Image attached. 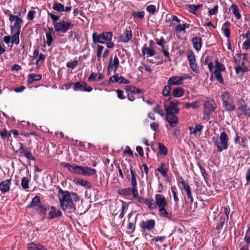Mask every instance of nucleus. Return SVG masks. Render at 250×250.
Wrapping results in <instances>:
<instances>
[{
  "label": "nucleus",
  "instance_id": "23",
  "mask_svg": "<svg viewBox=\"0 0 250 250\" xmlns=\"http://www.w3.org/2000/svg\"><path fill=\"white\" fill-rule=\"evenodd\" d=\"M192 42L194 49L197 51L200 50L202 45L201 38L200 37L193 38Z\"/></svg>",
  "mask_w": 250,
  "mask_h": 250
},
{
  "label": "nucleus",
  "instance_id": "5",
  "mask_svg": "<svg viewBox=\"0 0 250 250\" xmlns=\"http://www.w3.org/2000/svg\"><path fill=\"white\" fill-rule=\"evenodd\" d=\"M113 36V33L111 31H104L99 34L94 32L92 35L93 43L95 44L98 43L104 44L106 41L111 40Z\"/></svg>",
  "mask_w": 250,
  "mask_h": 250
},
{
  "label": "nucleus",
  "instance_id": "43",
  "mask_svg": "<svg viewBox=\"0 0 250 250\" xmlns=\"http://www.w3.org/2000/svg\"><path fill=\"white\" fill-rule=\"evenodd\" d=\"M133 197L135 200H136L138 203H142L145 202V199L142 196H139L138 194V191L137 189L136 191H133Z\"/></svg>",
  "mask_w": 250,
  "mask_h": 250
},
{
  "label": "nucleus",
  "instance_id": "52",
  "mask_svg": "<svg viewBox=\"0 0 250 250\" xmlns=\"http://www.w3.org/2000/svg\"><path fill=\"white\" fill-rule=\"evenodd\" d=\"M146 10L150 14L153 15L156 11V7L155 5L153 4L149 5L146 7Z\"/></svg>",
  "mask_w": 250,
  "mask_h": 250
},
{
  "label": "nucleus",
  "instance_id": "17",
  "mask_svg": "<svg viewBox=\"0 0 250 250\" xmlns=\"http://www.w3.org/2000/svg\"><path fill=\"white\" fill-rule=\"evenodd\" d=\"M140 226L141 229L144 230L146 229L151 231L155 227V221L153 219L143 221L140 223Z\"/></svg>",
  "mask_w": 250,
  "mask_h": 250
},
{
  "label": "nucleus",
  "instance_id": "38",
  "mask_svg": "<svg viewBox=\"0 0 250 250\" xmlns=\"http://www.w3.org/2000/svg\"><path fill=\"white\" fill-rule=\"evenodd\" d=\"M159 212L162 216L169 219H171L172 217V214L167 211L166 207L159 209Z\"/></svg>",
  "mask_w": 250,
  "mask_h": 250
},
{
  "label": "nucleus",
  "instance_id": "48",
  "mask_svg": "<svg viewBox=\"0 0 250 250\" xmlns=\"http://www.w3.org/2000/svg\"><path fill=\"white\" fill-rule=\"evenodd\" d=\"M212 111L213 110H203V120L207 121L209 120Z\"/></svg>",
  "mask_w": 250,
  "mask_h": 250
},
{
  "label": "nucleus",
  "instance_id": "39",
  "mask_svg": "<svg viewBox=\"0 0 250 250\" xmlns=\"http://www.w3.org/2000/svg\"><path fill=\"white\" fill-rule=\"evenodd\" d=\"M53 9L59 12L64 11V6L59 2H55L53 5Z\"/></svg>",
  "mask_w": 250,
  "mask_h": 250
},
{
  "label": "nucleus",
  "instance_id": "62",
  "mask_svg": "<svg viewBox=\"0 0 250 250\" xmlns=\"http://www.w3.org/2000/svg\"><path fill=\"white\" fill-rule=\"evenodd\" d=\"M119 83L121 84H128L130 83L129 80L125 79L123 76H121L119 78Z\"/></svg>",
  "mask_w": 250,
  "mask_h": 250
},
{
  "label": "nucleus",
  "instance_id": "15",
  "mask_svg": "<svg viewBox=\"0 0 250 250\" xmlns=\"http://www.w3.org/2000/svg\"><path fill=\"white\" fill-rule=\"evenodd\" d=\"M49 211L48 216L46 217V218L49 220L61 217L62 215V211L57 209L54 206H50V209Z\"/></svg>",
  "mask_w": 250,
  "mask_h": 250
},
{
  "label": "nucleus",
  "instance_id": "29",
  "mask_svg": "<svg viewBox=\"0 0 250 250\" xmlns=\"http://www.w3.org/2000/svg\"><path fill=\"white\" fill-rule=\"evenodd\" d=\"M125 89L126 91L130 92V93H132L134 94H139L140 93H143V92L142 89L132 85H126Z\"/></svg>",
  "mask_w": 250,
  "mask_h": 250
},
{
  "label": "nucleus",
  "instance_id": "41",
  "mask_svg": "<svg viewBox=\"0 0 250 250\" xmlns=\"http://www.w3.org/2000/svg\"><path fill=\"white\" fill-rule=\"evenodd\" d=\"M237 111V116L241 118H243L244 116L245 117H250V110H236Z\"/></svg>",
  "mask_w": 250,
  "mask_h": 250
},
{
  "label": "nucleus",
  "instance_id": "51",
  "mask_svg": "<svg viewBox=\"0 0 250 250\" xmlns=\"http://www.w3.org/2000/svg\"><path fill=\"white\" fill-rule=\"evenodd\" d=\"M248 229L247 231L246 234L244 237V240L248 245L250 244V226L248 225Z\"/></svg>",
  "mask_w": 250,
  "mask_h": 250
},
{
  "label": "nucleus",
  "instance_id": "11",
  "mask_svg": "<svg viewBox=\"0 0 250 250\" xmlns=\"http://www.w3.org/2000/svg\"><path fill=\"white\" fill-rule=\"evenodd\" d=\"M155 205L156 208L158 207L159 209L167 205V202L165 197L160 194H157L155 195Z\"/></svg>",
  "mask_w": 250,
  "mask_h": 250
},
{
  "label": "nucleus",
  "instance_id": "24",
  "mask_svg": "<svg viewBox=\"0 0 250 250\" xmlns=\"http://www.w3.org/2000/svg\"><path fill=\"white\" fill-rule=\"evenodd\" d=\"M247 59L246 54H237V58L235 59V63L237 65L243 66L245 64V61Z\"/></svg>",
  "mask_w": 250,
  "mask_h": 250
},
{
  "label": "nucleus",
  "instance_id": "32",
  "mask_svg": "<svg viewBox=\"0 0 250 250\" xmlns=\"http://www.w3.org/2000/svg\"><path fill=\"white\" fill-rule=\"evenodd\" d=\"M187 59L188 61L189 62V65H191L193 63L194 64L197 63L195 55L193 53L192 50H188Z\"/></svg>",
  "mask_w": 250,
  "mask_h": 250
},
{
  "label": "nucleus",
  "instance_id": "19",
  "mask_svg": "<svg viewBox=\"0 0 250 250\" xmlns=\"http://www.w3.org/2000/svg\"><path fill=\"white\" fill-rule=\"evenodd\" d=\"M156 170H158L164 177L169 179V177L167 174V171L168 170V164H166L165 163L162 162Z\"/></svg>",
  "mask_w": 250,
  "mask_h": 250
},
{
  "label": "nucleus",
  "instance_id": "18",
  "mask_svg": "<svg viewBox=\"0 0 250 250\" xmlns=\"http://www.w3.org/2000/svg\"><path fill=\"white\" fill-rule=\"evenodd\" d=\"M142 54L144 58H148L154 56L155 51L153 48L148 47L147 44H145L142 47Z\"/></svg>",
  "mask_w": 250,
  "mask_h": 250
},
{
  "label": "nucleus",
  "instance_id": "55",
  "mask_svg": "<svg viewBox=\"0 0 250 250\" xmlns=\"http://www.w3.org/2000/svg\"><path fill=\"white\" fill-rule=\"evenodd\" d=\"M127 229L130 230L131 232L134 231L135 229V223L133 222H130L128 219V223L127 226Z\"/></svg>",
  "mask_w": 250,
  "mask_h": 250
},
{
  "label": "nucleus",
  "instance_id": "59",
  "mask_svg": "<svg viewBox=\"0 0 250 250\" xmlns=\"http://www.w3.org/2000/svg\"><path fill=\"white\" fill-rule=\"evenodd\" d=\"M188 11L190 13L195 14V12L197 11V8L195 7V5L189 4L188 5Z\"/></svg>",
  "mask_w": 250,
  "mask_h": 250
},
{
  "label": "nucleus",
  "instance_id": "20",
  "mask_svg": "<svg viewBox=\"0 0 250 250\" xmlns=\"http://www.w3.org/2000/svg\"><path fill=\"white\" fill-rule=\"evenodd\" d=\"M11 182V179H6L0 183V190L2 193H5L10 190Z\"/></svg>",
  "mask_w": 250,
  "mask_h": 250
},
{
  "label": "nucleus",
  "instance_id": "3",
  "mask_svg": "<svg viewBox=\"0 0 250 250\" xmlns=\"http://www.w3.org/2000/svg\"><path fill=\"white\" fill-rule=\"evenodd\" d=\"M28 208H33L41 216L44 218L47 211L50 209V206L48 204H43L41 202L40 197L36 195L34 197L27 206Z\"/></svg>",
  "mask_w": 250,
  "mask_h": 250
},
{
  "label": "nucleus",
  "instance_id": "8",
  "mask_svg": "<svg viewBox=\"0 0 250 250\" xmlns=\"http://www.w3.org/2000/svg\"><path fill=\"white\" fill-rule=\"evenodd\" d=\"M166 119L171 127H174L178 123V119L176 114L179 112V110H166Z\"/></svg>",
  "mask_w": 250,
  "mask_h": 250
},
{
  "label": "nucleus",
  "instance_id": "45",
  "mask_svg": "<svg viewBox=\"0 0 250 250\" xmlns=\"http://www.w3.org/2000/svg\"><path fill=\"white\" fill-rule=\"evenodd\" d=\"M29 180L28 178L24 177L21 180V187L24 189H26L29 188Z\"/></svg>",
  "mask_w": 250,
  "mask_h": 250
},
{
  "label": "nucleus",
  "instance_id": "21",
  "mask_svg": "<svg viewBox=\"0 0 250 250\" xmlns=\"http://www.w3.org/2000/svg\"><path fill=\"white\" fill-rule=\"evenodd\" d=\"M137 188H134L132 187V188H121L118 190V193L122 196H129L131 194L133 195V191H136Z\"/></svg>",
  "mask_w": 250,
  "mask_h": 250
},
{
  "label": "nucleus",
  "instance_id": "56",
  "mask_svg": "<svg viewBox=\"0 0 250 250\" xmlns=\"http://www.w3.org/2000/svg\"><path fill=\"white\" fill-rule=\"evenodd\" d=\"M132 16L134 18H137L139 19H143L145 16V13L143 11H139L137 12H134L132 14Z\"/></svg>",
  "mask_w": 250,
  "mask_h": 250
},
{
  "label": "nucleus",
  "instance_id": "47",
  "mask_svg": "<svg viewBox=\"0 0 250 250\" xmlns=\"http://www.w3.org/2000/svg\"><path fill=\"white\" fill-rule=\"evenodd\" d=\"M79 62L77 60H75L71 62H67L66 63V67L68 68H70L72 69H74L76 68L78 65Z\"/></svg>",
  "mask_w": 250,
  "mask_h": 250
},
{
  "label": "nucleus",
  "instance_id": "25",
  "mask_svg": "<svg viewBox=\"0 0 250 250\" xmlns=\"http://www.w3.org/2000/svg\"><path fill=\"white\" fill-rule=\"evenodd\" d=\"M42 76L40 74H31L28 75L27 82L28 84H31L34 82L39 81L42 79Z\"/></svg>",
  "mask_w": 250,
  "mask_h": 250
},
{
  "label": "nucleus",
  "instance_id": "54",
  "mask_svg": "<svg viewBox=\"0 0 250 250\" xmlns=\"http://www.w3.org/2000/svg\"><path fill=\"white\" fill-rule=\"evenodd\" d=\"M171 89L170 85L168 84L164 87L162 91V94L164 96H169V93Z\"/></svg>",
  "mask_w": 250,
  "mask_h": 250
},
{
  "label": "nucleus",
  "instance_id": "53",
  "mask_svg": "<svg viewBox=\"0 0 250 250\" xmlns=\"http://www.w3.org/2000/svg\"><path fill=\"white\" fill-rule=\"evenodd\" d=\"M178 104V101H170V105L167 108H166L165 109H178L177 108Z\"/></svg>",
  "mask_w": 250,
  "mask_h": 250
},
{
  "label": "nucleus",
  "instance_id": "33",
  "mask_svg": "<svg viewBox=\"0 0 250 250\" xmlns=\"http://www.w3.org/2000/svg\"><path fill=\"white\" fill-rule=\"evenodd\" d=\"M203 126L200 124H197L194 127H189V130L190 134L196 135L198 132H201L203 130Z\"/></svg>",
  "mask_w": 250,
  "mask_h": 250
},
{
  "label": "nucleus",
  "instance_id": "22",
  "mask_svg": "<svg viewBox=\"0 0 250 250\" xmlns=\"http://www.w3.org/2000/svg\"><path fill=\"white\" fill-rule=\"evenodd\" d=\"M182 185L183 186V188L186 191L188 198L190 200V202L192 204L193 202V198L191 193V188L188 183L186 182L183 181Z\"/></svg>",
  "mask_w": 250,
  "mask_h": 250
},
{
  "label": "nucleus",
  "instance_id": "64",
  "mask_svg": "<svg viewBox=\"0 0 250 250\" xmlns=\"http://www.w3.org/2000/svg\"><path fill=\"white\" fill-rule=\"evenodd\" d=\"M250 47V39L245 41L243 44V48L245 49H248Z\"/></svg>",
  "mask_w": 250,
  "mask_h": 250
},
{
  "label": "nucleus",
  "instance_id": "44",
  "mask_svg": "<svg viewBox=\"0 0 250 250\" xmlns=\"http://www.w3.org/2000/svg\"><path fill=\"white\" fill-rule=\"evenodd\" d=\"M48 16L52 20V23L53 25H54V24L57 23V21L60 19V16H57L55 15L52 13H50L48 12Z\"/></svg>",
  "mask_w": 250,
  "mask_h": 250
},
{
  "label": "nucleus",
  "instance_id": "36",
  "mask_svg": "<svg viewBox=\"0 0 250 250\" xmlns=\"http://www.w3.org/2000/svg\"><path fill=\"white\" fill-rule=\"evenodd\" d=\"M144 203L151 209H156L155 202L152 198L145 199Z\"/></svg>",
  "mask_w": 250,
  "mask_h": 250
},
{
  "label": "nucleus",
  "instance_id": "16",
  "mask_svg": "<svg viewBox=\"0 0 250 250\" xmlns=\"http://www.w3.org/2000/svg\"><path fill=\"white\" fill-rule=\"evenodd\" d=\"M119 60L116 56H114L113 60H112V58H111L107 68V74L110 75L111 74L110 70L112 69L114 70V73H116L117 69L119 66Z\"/></svg>",
  "mask_w": 250,
  "mask_h": 250
},
{
  "label": "nucleus",
  "instance_id": "50",
  "mask_svg": "<svg viewBox=\"0 0 250 250\" xmlns=\"http://www.w3.org/2000/svg\"><path fill=\"white\" fill-rule=\"evenodd\" d=\"M104 48V47L103 45H97V57L98 61H99L102 57Z\"/></svg>",
  "mask_w": 250,
  "mask_h": 250
},
{
  "label": "nucleus",
  "instance_id": "28",
  "mask_svg": "<svg viewBox=\"0 0 250 250\" xmlns=\"http://www.w3.org/2000/svg\"><path fill=\"white\" fill-rule=\"evenodd\" d=\"M184 89L181 87H178L174 88L172 91V95L173 97L178 98L183 96L184 94Z\"/></svg>",
  "mask_w": 250,
  "mask_h": 250
},
{
  "label": "nucleus",
  "instance_id": "26",
  "mask_svg": "<svg viewBox=\"0 0 250 250\" xmlns=\"http://www.w3.org/2000/svg\"><path fill=\"white\" fill-rule=\"evenodd\" d=\"M216 104L214 100L211 99H208L204 103L205 109H215Z\"/></svg>",
  "mask_w": 250,
  "mask_h": 250
},
{
  "label": "nucleus",
  "instance_id": "40",
  "mask_svg": "<svg viewBox=\"0 0 250 250\" xmlns=\"http://www.w3.org/2000/svg\"><path fill=\"white\" fill-rule=\"evenodd\" d=\"M21 32L15 31V34L11 37V42L16 44H19L20 43V34Z\"/></svg>",
  "mask_w": 250,
  "mask_h": 250
},
{
  "label": "nucleus",
  "instance_id": "63",
  "mask_svg": "<svg viewBox=\"0 0 250 250\" xmlns=\"http://www.w3.org/2000/svg\"><path fill=\"white\" fill-rule=\"evenodd\" d=\"M190 67L191 70L195 73H198L199 71V69L197 63H193L191 65H190Z\"/></svg>",
  "mask_w": 250,
  "mask_h": 250
},
{
  "label": "nucleus",
  "instance_id": "42",
  "mask_svg": "<svg viewBox=\"0 0 250 250\" xmlns=\"http://www.w3.org/2000/svg\"><path fill=\"white\" fill-rule=\"evenodd\" d=\"M41 244L39 243L31 242L29 243L27 246L28 250H38Z\"/></svg>",
  "mask_w": 250,
  "mask_h": 250
},
{
  "label": "nucleus",
  "instance_id": "14",
  "mask_svg": "<svg viewBox=\"0 0 250 250\" xmlns=\"http://www.w3.org/2000/svg\"><path fill=\"white\" fill-rule=\"evenodd\" d=\"M188 78L189 77L187 75L183 76H173L168 79L167 84L169 85H181L183 83L184 80Z\"/></svg>",
  "mask_w": 250,
  "mask_h": 250
},
{
  "label": "nucleus",
  "instance_id": "2",
  "mask_svg": "<svg viewBox=\"0 0 250 250\" xmlns=\"http://www.w3.org/2000/svg\"><path fill=\"white\" fill-rule=\"evenodd\" d=\"M60 166L63 167H67L69 171L72 174L91 176L96 173V170L94 168L78 166L75 164L71 165L69 163L62 162L60 163Z\"/></svg>",
  "mask_w": 250,
  "mask_h": 250
},
{
  "label": "nucleus",
  "instance_id": "1",
  "mask_svg": "<svg viewBox=\"0 0 250 250\" xmlns=\"http://www.w3.org/2000/svg\"><path fill=\"white\" fill-rule=\"evenodd\" d=\"M58 197L60 207L65 212L70 213L76 210V204L79 201L78 194L74 192L64 191L59 188Z\"/></svg>",
  "mask_w": 250,
  "mask_h": 250
},
{
  "label": "nucleus",
  "instance_id": "60",
  "mask_svg": "<svg viewBox=\"0 0 250 250\" xmlns=\"http://www.w3.org/2000/svg\"><path fill=\"white\" fill-rule=\"evenodd\" d=\"M36 14V11L33 10H30L28 12L27 15V19L28 20H33L34 18L35 15Z\"/></svg>",
  "mask_w": 250,
  "mask_h": 250
},
{
  "label": "nucleus",
  "instance_id": "13",
  "mask_svg": "<svg viewBox=\"0 0 250 250\" xmlns=\"http://www.w3.org/2000/svg\"><path fill=\"white\" fill-rule=\"evenodd\" d=\"M73 90L75 91H83L86 92H91L92 90V87L88 86L87 83L83 81H79L74 83Z\"/></svg>",
  "mask_w": 250,
  "mask_h": 250
},
{
  "label": "nucleus",
  "instance_id": "6",
  "mask_svg": "<svg viewBox=\"0 0 250 250\" xmlns=\"http://www.w3.org/2000/svg\"><path fill=\"white\" fill-rule=\"evenodd\" d=\"M74 24L70 21H61L54 24L55 32L61 33H65L69 29H71Z\"/></svg>",
  "mask_w": 250,
  "mask_h": 250
},
{
  "label": "nucleus",
  "instance_id": "30",
  "mask_svg": "<svg viewBox=\"0 0 250 250\" xmlns=\"http://www.w3.org/2000/svg\"><path fill=\"white\" fill-rule=\"evenodd\" d=\"M53 32V28H49L48 32L45 33V36L46 38V43L48 46H50L53 41V38L52 36Z\"/></svg>",
  "mask_w": 250,
  "mask_h": 250
},
{
  "label": "nucleus",
  "instance_id": "10",
  "mask_svg": "<svg viewBox=\"0 0 250 250\" xmlns=\"http://www.w3.org/2000/svg\"><path fill=\"white\" fill-rule=\"evenodd\" d=\"M221 99L223 105L226 109H235V106L233 104L232 100L228 92H223L221 95Z\"/></svg>",
  "mask_w": 250,
  "mask_h": 250
},
{
  "label": "nucleus",
  "instance_id": "4",
  "mask_svg": "<svg viewBox=\"0 0 250 250\" xmlns=\"http://www.w3.org/2000/svg\"><path fill=\"white\" fill-rule=\"evenodd\" d=\"M219 140L216 137L212 138V141L217 147V151L221 152L223 150L227 149L228 147L229 137L225 131L220 134Z\"/></svg>",
  "mask_w": 250,
  "mask_h": 250
},
{
  "label": "nucleus",
  "instance_id": "27",
  "mask_svg": "<svg viewBox=\"0 0 250 250\" xmlns=\"http://www.w3.org/2000/svg\"><path fill=\"white\" fill-rule=\"evenodd\" d=\"M229 10L235 16L237 19H240L241 17L240 13V10L238 6L235 4H233L229 7Z\"/></svg>",
  "mask_w": 250,
  "mask_h": 250
},
{
  "label": "nucleus",
  "instance_id": "57",
  "mask_svg": "<svg viewBox=\"0 0 250 250\" xmlns=\"http://www.w3.org/2000/svg\"><path fill=\"white\" fill-rule=\"evenodd\" d=\"M97 75L98 74L96 73H91L88 78V81L91 82L97 81Z\"/></svg>",
  "mask_w": 250,
  "mask_h": 250
},
{
  "label": "nucleus",
  "instance_id": "35",
  "mask_svg": "<svg viewBox=\"0 0 250 250\" xmlns=\"http://www.w3.org/2000/svg\"><path fill=\"white\" fill-rule=\"evenodd\" d=\"M159 152L160 154L166 156L167 154V148L162 143H158Z\"/></svg>",
  "mask_w": 250,
  "mask_h": 250
},
{
  "label": "nucleus",
  "instance_id": "46",
  "mask_svg": "<svg viewBox=\"0 0 250 250\" xmlns=\"http://www.w3.org/2000/svg\"><path fill=\"white\" fill-rule=\"evenodd\" d=\"M171 192L172 193L173 196V199L174 201L175 202V204L177 205L178 203L179 202V198L177 196V194L176 192V188L175 187H171Z\"/></svg>",
  "mask_w": 250,
  "mask_h": 250
},
{
  "label": "nucleus",
  "instance_id": "34",
  "mask_svg": "<svg viewBox=\"0 0 250 250\" xmlns=\"http://www.w3.org/2000/svg\"><path fill=\"white\" fill-rule=\"evenodd\" d=\"M76 184L77 185L84 187L85 188H86L89 189H90L92 187L91 184L90 182L87 180H84L82 179H78V180H77L76 181Z\"/></svg>",
  "mask_w": 250,
  "mask_h": 250
},
{
  "label": "nucleus",
  "instance_id": "37",
  "mask_svg": "<svg viewBox=\"0 0 250 250\" xmlns=\"http://www.w3.org/2000/svg\"><path fill=\"white\" fill-rule=\"evenodd\" d=\"M159 212L162 216L169 219H171L172 217V214L167 211L166 207L159 209Z\"/></svg>",
  "mask_w": 250,
  "mask_h": 250
},
{
  "label": "nucleus",
  "instance_id": "49",
  "mask_svg": "<svg viewBox=\"0 0 250 250\" xmlns=\"http://www.w3.org/2000/svg\"><path fill=\"white\" fill-rule=\"evenodd\" d=\"M161 51L163 52L165 57L166 58L165 62L171 61L170 58L169 57V53L167 49H166L165 47L162 48Z\"/></svg>",
  "mask_w": 250,
  "mask_h": 250
},
{
  "label": "nucleus",
  "instance_id": "7",
  "mask_svg": "<svg viewBox=\"0 0 250 250\" xmlns=\"http://www.w3.org/2000/svg\"><path fill=\"white\" fill-rule=\"evenodd\" d=\"M215 65L214 66V70L213 74L216 81L221 84L224 83V80L221 73V72H223L226 70L225 65L220 63L217 59L215 61Z\"/></svg>",
  "mask_w": 250,
  "mask_h": 250
},
{
  "label": "nucleus",
  "instance_id": "61",
  "mask_svg": "<svg viewBox=\"0 0 250 250\" xmlns=\"http://www.w3.org/2000/svg\"><path fill=\"white\" fill-rule=\"evenodd\" d=\"M218 6L215 5L214 7L208 11V13L210 15H213L217 13L218 12Z\"/></svg>",
  "mask_w": 250,
  "mask_h": 250
},
{
  "label": "nucleus",
  "instance_id": "9",
  "mask_svg": "<svg viewBox=\"0 0 250 250\" xmlns=\"http://www.w3.org/2000/svg\"><path fill=\"white\" fill-rule=\"evenodd\" d=\"M9 20L11 22L15 21L14 25L10 26V29L12 33L14 31L21 32V24L23 23L22 20L18 16L10 14L9 15Z\"/></svg>",
  "mask_w": 250,
  "mask_h": 250
},
{
  "label": "nucleus",
  "instance_id": "58",
  "mask_svg": "<svg viewBox=\"0 0 250 250\" xmlns=\"http://www.w3.org/2000/svg\"><path fill=\"white\" fill-rule=\"evenodd\" d=\"M126 208V204L125 202H123V205L122 206V211L119 215V217L121 219L123 218L125 215V210Z\"/></svg>",
  "mask_w": 250,
  "mask_h": 250
},
{
  "label": "nucleus",
  "instance_id": "31",
  "mask_svg": "<svg viewBox=\"0 0 250 250\" xmlns=\"http://www.w3.org/2000/svg\"><path fill=\"white\" fill-rule=\"evenodd\" d=\"M130 170L131 173V186L136 188H137V183L136 180V174L133 170V167H130Z\"/></svg>",
  "mask_w": 250,
  "mask_h": 250
},
{
  "label": "nucleus",
  "instance_id": "12",
  "mask_svg": "<svg viewBox=\"0 0 250 250\" xmlns=\"http://www.w3.org/2000/svg\"><path fill=\"white\" fill-rule=\"evenodd\" d=\"M132 38V30L130 26L127 27L124 32L119 36L120 41L125 43L128 42Z\"/></svg>",
  "mask_w": 250,
  "mask_h": 250
}]
</instances>
